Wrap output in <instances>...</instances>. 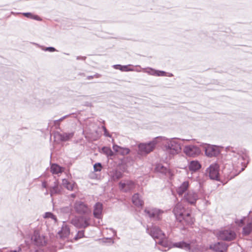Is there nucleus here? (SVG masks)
<instances>
[{
    "label": "nucleus",
    "instance_id": "35",
    "mask_svg": "<svg viewBox=\"0 0 252 252\" xmlns=\"http://www.w3.org/2000/svg\"><path fill=\"white\" fill-rule=\"evenodd\" d=\"M44 218H51L53 220H54L55 221H57V218L56 216L51 212H46L44 214Z\"/></svg>",
    "mask_w": 252,
    "mask_h": 252
},
{
    "label": "nucleus",
    "instance_id": "43",
    "mask_svg": "<svg viewBox=\"0 0 252 252\" xmlns=\"http://www.w3.org/2000/svg\"><path fill=\"white\" fill-rule=\"evenodd\" d=\"M24 246L23 245H21L18 248L17 250L11 251L10 252H20L22 251V249L24 248Z\"/></svg>",
    "mask_w": 252,
    "mask_h": 252
},
{
    "label": "nucleus",
    "instance_id": "41",
    "mask_svg": "<svg viewBox=\"0 0 252 252\" xmlns=\"http://www.w3.org/2000/svg\"><path fill=\"white\" fill-rule=\"evenodd\" d=\"M102 129L104 131V135L106 136V137H111V135L108 133L106 128L105 127V126H102Z\"/></svg>",
    "mask_w": 252,
    "mask_h": 252
},
{
    "label": "nucleus",
    "instance_id": "1",
    "mask_svg": "<svg viewBox=\"0 0 252 252\" xmlns=\"http://www.w3.org/2000/svg\"><path fill=\"white\" fill-rule=\"evenodd\" d=\"M228 154L226 155L227 160L231 161L233 168L237 170L242 166L239 172L243 171L248 163V156L245 150L240 149H234L232 147H227Z\"/></svg>",
    "mask_w": 252,
    "mask_h": 252
},
{
    "label": "nucleus",
    "instance_id": "36",
    "mask_svg": "<svg viewBox=\"0 0 252 252\" xmlns=\"http://www.w3.org/2000/svg\"><path fill=\"white\" fill-rule=\"evenodd\" d=\"M84 237V231L80 230L78 231L76 235L75 236L74 239L75 240H77L79 239H81Z\"/></svg>",
    "mask_w": 252,
    "mask_h": 252
},
{
    "label": "nucleus",
    "instance_id": "45",
    "mask_svg": "<svg viewBox=\"0 0 252 252\" xmlns=\"http://www.w3.org/2000/svg\"><path fill=\"white\" fill-rule=\"evenodd\" d=\"M22 14L24 15L25 17L27 18H29L31 19V17L32 16V14L30 12H26V13H23Z\"/></svg>",
    "mask_w": 252,
    "mask_h": 252
},
{
    "label": "nucleus",
    "instance_id": "4",
    "mask_svg": "<svg viewBox=\"0 0 252 252\" xmlns=\"http://www.w3.org/2000/svg\"><path fill=\"white\" fill-rule=\"evenodd\" d=\"M144 212L148 217L155 220H160L163 213L160 209L151 207L145 208Z\"/></svg>",
    "mask_w": 252,
    "mask_h": 252
},
{
    "label": "nucleus",
    "instance_id": "6",
    "mask_svg": "<svg viewBox=\"0 0 252 252\" xmlns=\"http://www.w3.org/2000/svg\"><path fill=\"white\" fill-rule=\"evenodd\" d=\"M75 211L78 214L87 215L91 213L87 204L81 201H76L73 205Z\"/></svg>",
    "mask_w": 252,
    "mask_h": 252
},
{
    "label": "nucleus",
    "instance_id": "12",
    "mask_svg": "<svg viewBox=\"0 0 252 252\" xmlns=\"http://www.w3.org/2000/svg\"><path fill=\"white\" fill-rule=\"evenodd\" d=\"M206 174L211 180H219V166L217 164H212L206 169Z\"/></svg>",
    "mask_w": 252,
    "mask_h": 252
},
{
    "label": "nucleus",
    "instance_id": "20",
    "mask_svg": "<svg viewBox=\"0 0 252 252\" xmlns=\"http://www.w3.org/2000/svg\"><path fill=\"white\" fill-rule=\"evenodd\" d=\"M189 187V182H183L177 189V192L179 196H182L187 191Z\"/></svg>",
    "mask_w": 252,
    "mask_h": 252
},
{
    "label": "nucleus",
    "instance_id": "40",
    "mask_svg": "<svg viewBox=\"0 0 252 252\" xmlns=\"http://www.w3.org/2000/svg\"><path fill=\"white\" fill-rule=\"evenodd\" d=\"M128 65H122L121 68H120V70L122 71H132V69H128Z\"/></svg>",
    "mask_w": 252,
    "mask_h": 252
},
{
    "label": "nucleus",
    "instance_id": "2",
    "mask_svg": "<svg viewBox=\"0 0 252 252\" xmlns=\"http://www.w3.org/2000/svg\"><path fill=\"white\" fill-rule=\"evenodd\" d=\"M163 138L165 139L163 146V150L170 158L179 154L181 152V143L177 138L165 139V137Z\"/></svg>",
    "mask_w": 252,
    "mask_h": 252
},
{
    "label": "nucleus",
    "instance_id": "27",
    "mask_svg": "<svg viewBox=\"0 0 252 252\" xmlns=\"http://www.w3.org/2000/svg\"><path fill=\"white\" fill-rule=\"evenodd\" d=\"M155 170L157 172L161 173L163 174H166L169 172V169L162 164H158L157 165Z\"/></svg>",
    "mask_w": 252,
    "mask_h": 252
},
{
    "label": "nucleus",
    "instance_id": "23",
    "mask_svg": "<svg viewBox=\"0 0 252 252\" xmlns=\"http://www.w3.org/2000/svg\"><path fill=\"white\" fill-rule=\"evenodd\" d=\"M132 201L133 204L137 207H141L143 205V201L140 198L138 193L134 194L132 197Z\"/></svg>",
    "mask_w": 252,
    "mask_h": 252
},
{
    "label": "nucleus",
    "instance_id": "38",
    "mask_svg": "<svg viewBox=\"0 0 252 252\" xmlns=\"http://www.w3.org/2000/svg\"><path fill=\"white\" fill-rule=\"evenodd\" d=\"M40 48L42 50L45 51L53 52L56 51V49L52 47H44L43 46H40Z\"/></svg>",
    "mask_w": 252,
    "mask_h": 252
},
{
    "label": "nucleus",
    "instance_id": "53",
    "mask_svg": "<svg viewBox=\"0 0 252 252\" xmlns=\"http://www.w3.org/2000/svg\"><path fill=\"white\" fill-rule=\"evenodd\" d=\"M168 76L172 77V76H173V74L172 73H169V74L168 75Z\"/></svg>",
    "mask_w": 252,
    "mask_h": 252
},
{
    "label": "nucleus",
    "instance_id": "19",
    "mask_svg": "<svg viewBox=\"0 0 252 252\" xmlns=\"http://www.w3.org/2000/svg\"><path fill=\"white\" fill-rule=\"evenodd\" d=\"M70 234V228L69 226L63 222L61 229L59 231L58 235L61 238H65L67 237Z\"/></svg>",
    "mask_w": 252,
    "mask_h": 252
},
{
    "label": "nucleus",
    "instance_id": "18",
    "mask_svg": "<svg viewBox=\"0 0 252 252\" xmlns=\"http://www.w3.org/2000/svg\"><path fill=\"white\" fill-rule=\"evenodd\" d=\"M103 210V205L100 202L96 203L94 206L93 215L96 219H101L102 218V213Z\"/></svg>",
    "mask_w": 252,
    "mask_h": 252
},
{
    "label": "nucleus",
    "instance_id": "48",
    "mask_svg": "<svg viewBox=\"0 0 252 252\" xmlns=\"http://www.w3.org/2000/svg\"><path fill=\"white\" fill-rule=\"evenodd\" d=\"M109 230H111L113 232L114 236L116 235V230H115L114 229H113L112 228H109Z\"/></svg>",
    "mask_w": 252,
    "mask_h": 252
},
{
    "label": "nucleus",
    "instance_id": "29",
    "mask_svg": "<svg viewBox=\"0 0 252 252\" xmlns=\"http://www.w3.org/2000/svg\"><path fill=\"white\" fill-rule=\"evenodd\" d=\"M50 195L52 196L54 194H57L60 193L61 189L58 183L54 182V185L50 189Z\"/></svg>",
    "mask_w": 252,
    "mask_h": 252
},
{
    "label": "nucleus",
    "instance_id": "25",
    "mask_svg": "<svg viewBox=\"0 0 252 252\" xmlns=\"http://www.w3.org/2000/svg\"><path fill=\"white\" fill-rule=\"evenodd\" d=\"M111 179L113 181H117L123 177V173L118 170H113L110 172Z\"/></svg>",
    "mask_w": 252,
    "mask_h": 252
},
{
    "label": "nucleus",
    "instance_id": "51",
    "mask_svg": "<svg viewBox=\"0 0 252 252\" xmlns=\"http://www.w3.org/2000/svg\"><path fill=\"white\" fill-rule=\"evenodd\" d=\"M93 78H94V76H88L87 77V79H88V80H90V79H93Z\"/></svg>",
    "mask_w": 252,
    "mask_h": 252
},
{
    "label": "nucleus",
    "instance_id": "28",
    "mask_svg": "<svg viewBox=\"0 0 252 252\" xmlns=\"http://www.w3.org/2000/svg\"><path fill=\"white\" fill-rule=\"evenodd\" d=\"M158 243V244L163 246L164 248H167L168 250L171 248L174 247L173 246L174 243H173V244L169 243L166 239V237L165 238H163L162 239H159Z\"/></svg>",
    "mask_w": 252,
    "mask_h": 252
},
{
    "label": "nucleus",
    "instance_id": "44",
    "mask_svg": "<svg viewBox=\"0 0 252 252\" xmlns=\"http://www.w3.org/2000/svg\"><path fill=\"white\" fill-rule=\"evenodd\" d=\"M31 19H34L37 21H41V19L37 15H32Z\"/></svg>",
    "mask_w": 252,
    "mask_h": 252
},
{
    "label": "nucleus",
    "instance_id": "3",
    "mask_svg": "<svg viewBox=\"0 0 252 252\" xmlns=\"http://www.w3.org/2000/svg\"><path fill=\"white\" fill-rule=\"evenodd\" d=\"M70 223L77 228L84 229L90 225V218L85 216H76L70 220Z\"/></svg>",
    "mask_w": 252,
    "mask_h": 252
},
{
    "label": "nucleus",
    "instance_id": "8",
    "mask_svg": "<svg viewBox=\"0 0 252 252\" xmlns=\"http://www.w3.org/2000/svg\"><path fill=\"white\" fill-rule=\"evenodd\" d=\"M183 152L187 156L193 158L198 156L201 153L200 149L192 145L185 146Z\"/></svg>",
    "mask_w": 252,
    "mask_h": 252
},
{
    "label": "nucleus",
    "instance_id": "50",
    "mask_svg": "<svg viewBox=\"0 0 252 252\" xmlns=\"http://www.w3.org/2000/svg\"><path fill=\"white\" fill-rule=\"evenodd\" d=\"M42 187H43V188H46V183H45V182H43V183H42Z\"/></svg>",
    "mask_w": 252,
    "mask_h": 252
},
{
    "label": "nucleus",
    "instance_id": "32",
    "mask_svg": "<svg viewBox=\"0 0 252 252\" xmlns=\"http://www.w3.org/2000/svg\"><path fill=\"white\" fill-rule=\"evenodd\" d=\"M51 172L53 174H58L62 172V168L56 164H53L51 167Z\"/></svg>",
    "mask_w": 252,
    "mask_h": 252
},
{
    "label": "nucleus",
    "instance_id": "39",
    "mask_svg": "<svg viewBox=\"0 0 252 252\" xmlns=\"http://www.w3.org/2000/svg\"><path fill=\"white\" fill-rule=\"evenodd\" d=\"M166 76V72L164 71L157 70V76Z\"/></svg>",
    "mask_w": 252,
    "mask_h": 252
},
{
    "label": "nucleus",
    "instance_id": "54",
    "mask_svg": "<svg viewBox=\"0 0 252 252\" xmlns=\"http://www.w3.org/2000/svg\"><path fill=\"white\" fill-rule=\"evenodd\" d=\"M66 209L67 210H68V211H69V210H70V209H69V208H68V207H67V208H66Z\"/></svg>",
    "mask_w": 252,
    "mask_h": 252
},
{
    "label": "nucleus",
    "instance_id": "34",
    "mask_svg": "<svg viewBox=\"0 0 252 252\" xmlns=\"http://www.w3.org/2000/svg\"><path fill=\"white\" fill-rule=\"evenodd\" d=\"M102 152L107 156H112L113 155V152L110 148L104 147L102 148Z\"/></svg>",
    "mask_w": 252,
    "mask_h": 252
},
{
    "label": "nucleus",
    "instance_id": "42",
    "mask_svg": "<svg viewBox=\"0 0 252 252\" xmlns=\"http://www.w3.org/2000/svg\"><path fill=\"white\" fill-rule=\"evenodd\" d=\"M70 115H71V114H68V115H65V116L62 117V118H61L60 119H59L58 120H55V122L56 123H58V122H62V121H63L65 119L69 117Z\"/></svg>",
    "mask_w": 252,
    "mask_h": 252
},
{
    "label": "nucleus",
    "instance_id": "13",
    "mask_svg": "<svg viewBox=\"0 0 252 252\" xmlns=\"http://www.w3.org/2000/svg\"><path fill=\"white\" fill-rule=\"evenodd\" d=\"M199 197L197 193L192 190L188 191L183 197V200L190 205H194Z\"/></svg>",
    "mask_w": 252,
    "mask_h": 252
},
{
    "label": "nucleus",
    "instance_id": "30",
    "mask_svg": "<svg viewBox=\"0 0 252 252\" xmlns=\"http://www.w3.org/2000/svg\"><path fill=\"white\" fill-rule=\"evenodd\" d=\"M252 232V222L248 223L243 229V234L247 236Z\"/></svg>",
    "mask_w": 252,
    "mask_h": 252
},
{
    "label": "nucleus",
    "instance_id": "47",
    "mask_svg": "<svg viewBox=\"0 0 252 252\" xmlns=\"http://www.w3.org/2000/svg\"><path fill=\"white\" fill-rule=\"evenodd\" d=\"M86 57H84V56H77L76 57V59L79 60H85L86 59Z\"/></svg>",
    "mask_w": 252,
    "mask_h": 252
},
{
    "label": "nucleus",
    "instance_id": "33",
    "mask_svg": "<svg viewBox=\"0 0 252 252\" xmlns=\"http://www.w3.org/2000/svg\"><path fill=\"white\" fill-rule=\"evenodd\" d=\"M144 72L147 74L157 76V70L154 69L152 68H147L144 69Z\"/></svg>",
    "mask_w": 252,
    "mask_h": 252
},
{
    "label": "nucleus",
    "instance_id": "14",
    "mask_svg": "<svg viewBox=\"0 0 252 252\" xmlns=\"http://www.w3.org/2000/svg\"><path fill=\"white\" fill-rule=\"evenodd\" d=\"M203 147L206 155L209 157H216L220 154V150L216 146L204 144Z\"/></svg>",
    "mask_w": 252,
    "mask_h": 252
},
{
    "label": "nucleus",
    "instance_id": "21",
    "mask_svg": "<svg viewBox=\"0 0 252 252\" xmlns=\"http://www.w3.org/2000/svg\"><path fill=\"white\" fill-rule=\"evenodd\" d=\"M183 221L181 222L183 224L191 225L193 224L194 219L191 216L190 213L186 212L183 216Z\"/></svg>",
    "mask_w": 252,
    "mask_h": 252
},
{
    "label": "nucleus",
    "instance_id": "49",
    "mask_svg": "<svg viewBox=\"0 0 252 252\" xmlns=\"http://www.w3.org/2000/svg\"><path fill=\"white\" fill-rule=\"evenodd\" d=\"M54 124L55 126H57H57H60V122L56 123V122H55V121H54Z\"/></svg>",
    "mask_w": 252,
    "mask_h": 252
},
{
    "label": "nucleus",
    "instance_id": "16",
    "mask_svg": "<svg viewBox=\"0 0 252 252\" xmlns=\"http://www.w3.org/2000/svg\"><path fill=\"white\" fill-rule=\"evenodd\" d=\"M120 189L124 192L129 191L135 188V183L131 180H125L119 183Z\"/></svg>",
    "mask_w": 252,
    "mask_h": 252
},
{
    "label": "nucleus",
    "instance_id": "7",
    "mask_svg": "<svg viewBox=\"0 0 252 252\" xmlns=\"http://www.w3.org/2000/svg\"><path fill=\"white\" fill-rule=\"evenodd\" d=\"M146 232L150 234L154 239H162L165 238V234L158 226H152L151 227L147 226Z\"/></svg>",
    "mask_w": 252,
    "mask_h": 252
},
{
    "label": "nucleus",
    "instance_id": "5",
    "mask_svg": "<svg viewBox=\"0 0 252 252\" xmlns=\"http://www.w3.org/2000/svg\"><path fill=\"white\" fill-rule=\"evenodd\" d=\"M159 137H157L153 141L147 143L140 144L138 145L139 152L141 154H147L152 152L157 144V139Z\"/></svg>",
    "mask_w": 252,
    "mask_h": 252
},
{
    "label": "nucleus",
    "instance_id": "31",
    "mask_svg": "<svg viewBox=\"0 0 252 252\" xmlns=\"http://www.w3.org/2000/svg\"><path fill=\"white\" fill-rule=\"evenodd\" d=\"M62 184L68 190H72L73 189L74 184L68 182L67 180L65 179L63 180Z\"/></svg>",
    "mask_w": 252,
    "mask_h": 252
},
{
    "label": "nucleus",
    "instance_id": "55",
    "mask_svg": "<svg viewBox=\"0 0 252 252\" xmlns=\"http://www.w3.org/2000/svg\"><path fill=\"white\" fill-rule=\"evenodd\" d=\"M161 250L162 251H164V252L166 251V250Z\"/></svg>",
    "mask_w": 252,
    "mask_h": 252
},
{
    "label": "nucleus",
    "instance_id": "15",
    "mask_svg": "<svg viewBox=\"0 0 252 252\" xmlns=\"http://www.w3.org/2000/svg\"><path fill=\"white\" fill-rule=\"evenodd\" d=\"M228 245L222 242H220L211 244L209 249L215 252H226Z\"/></svg>",
    "mask_w": 252,
    "mask_h": 252
},
{
    "label": "nucleus",
    "instance_id": "24",
    "mask_svg": "<svg viewBox=\"0 0 252 252\" xmlns=\"http://www.w3.org/2000/svg\"><path fill=\"white\" fill-rule=\"evenodd\" d=\"M74 135L73 132L58 133L57 136L59 137L60 139L62 141H66L69 140Z\"/></svg>",
    "mask_w": 252,
    "mask_h": 252
},
{
    "label": "nucleus",
    "instance_id": "22",
    "mask_svg": "<svg viewBox=\"0 0 252 252\" xmlns=\"http://www.w3.org/2000/svg\"><path fill=\"white\" fill-rule=\"evenodd\" d=\"M113 150L117 153L122 155H126L128 154L130 150L127 148H123L117 145H114L113 146Z\"/></svg>",
    "mask_w": 252,
    "mask_h": 252
},
{
    "label": "nucleus",
    "instance_id": "56",
    "mask_svg": "<svg viewBox=\"0 0 252 252\" xmlns=\"http://www.w3.org/2000/svg\"><path fill=\"white\" fill-rule=\"evenodd\" d=\"M48 194V192H45V194Z\"/></svg>",
    "mask_w": 252,
    "mask_h": 252
},
{
    "label": "nucleus",
    "instance_id": "9",
    "mask_svg": "<svg viewBox=\"0 0 252 252\" xmlns=\"http://www.w3.org/2000/svg\"><path fill=\"white\" fill-rule=\"evenodd\" d=\"M174 248L182 249L189 252H201L200 250L198 247L192 248L190 245L185 241H180L179 242L174 243L173 245Z\"/></svg>",
    "mask_w": 252,
    "mask_h": 252
},
{
    "label": "nucleus",
    "instance_id": "37",
    "mask_svg": "<svg viewBox=\"0 0 252 252\" xmlns=\"http://www.w3.org/2000/svg\"><path fill=\"white\" fill-rule=\"evenodd\" d=\"M102 165L100 163H96L94 165V169L95 172L100 171L102 169Z\"/></svg>",
    "mask_w": 252,
    "mask_h": 252
},
{
    "label": "nucleus",
    "instance_id": "46",
    "mask_svg": "<svg viewBox=\"0 0 252 252\" xmlns=\"http://www.w3.org/2000/svg\"><path fill=\"white\" fill-rule=\"evenodd\" d=\"M113 67L116 69L120 70V68L122 67V65L120 64H115L113 66Z\"/></svg>",
    "mask_w": 252,
    "mask_h": 252
},
{
    "label": "nucleus",
    "instance_id": "11",
    "mask_svg": "<svg viewBox=\"0 0 252 252\" xmlns=\"http://www.w3.org/2000/svg\"><path fill=\"white\" fill-rule=\"evenodd\" d=\"M186 212L185 208L183 206L182 203L178 202L176 204L173 209V213H174L176 220L179 222L183 221V216Z\"/></svg>",
    "mask_w": 252,
    "mask_h": 252
},
{
    "label": "nucleus",
    "instance_id": "52",
    "mask_svg": "<svg viewBox=\"0 0 252 252\" xmlns=\"http://www.w3.org/2000/svg\"><path fill=\"white\" fill-rule=\"evenodd\" d=\"M70 196L72 198H75L76 197V194L74 193H72L70 194Z\"/></svg>",
    "mask_w": 252,
    "mask_h": 252
},
{
    "label": "nucleus",
    "instance_id": "10",
    "mask_svg": "<svg viewBox=\"0 0 252 252\" xmlns=\"http://www.w3.org/2000/svg\"><path fill=\"white\" fill-rule=\"evenodd\" d=\"M217 236L220 239L230 241L235 238L236 234L234 231L231 230H224L220 231L218 233Z\"/></svg>",
    "mask_w": 252,
    "mask_h": 252
},
{
    "label": "nucleus",
    "instance_id": "26",
    "mask_svg": "<svg viewBox=\"0 0 252 252\" xmlns=\"http://www.w3.org/2000/svg\"><path fill=\"white\" fill-rule=\"evenodd\" d=\"M201 167V165L198 161L193 160L191 161L189 165V168L190 171H196L199 169Z\"/></svg>",
    "mask_w": 252,
    "mask_h": 252
},
{
    "label": "nucleus",
    "instance_id": "17",
    "mask_svg": "<svg viewBox=\"0 0 252 252\" xmlns=\"http://www.w3.org/2000/svg\"><path fill=\"white\" fill-rule=\"evenodd\" d=\"M31 240L34 244L38 246H43L45 244V239L43 235H41L39 233L35 231L32 236Z\"/></svg>",
    "mask_w": 252,
    "mask_h": 252
}]
</instances>
